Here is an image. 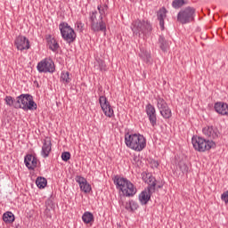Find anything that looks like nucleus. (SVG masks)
<instances>
[{
	"label": "nucleus",
	"instance_id": "f257e3e1",
	"mask_svg": "<svg viewBox=\"0 0 228 228\" xmlns=\"http://www.w3.org/2000/svg\"><path fill=\"white\" fill-rule=\"evenodd\" d=\"M125 143L128 149L142 152L147 147V139L141 134H125Z\"/></svg>",
	"mask_w": 228,
	"mask_h": 228
},
{
	"label": "nucleus",
	"instance_id": "f03ea898",
	"mask_svg": "<svg viewBox=\"0 0 228 228\" xmlns=\"http://www.w3.org/2000/svg\"><path fill=\"white\" fill-rule=\"evenodd\" d=\"M113 183L119 191L122 192L124 197H134V194L138 192V189L131 181L127 178H124L120 175H115Z\"/></svg>",
	"mask_w": 228,
	"mask_h": 228
},
{
	"label": "nucleus",
	"instance_id": "7ed1b4c3",
	"mask_svg": "<svg viewBox=\"0 0 228 228\" xmlns=\"http://www.w3.org/2000/svg\"><path fill=\"white\" fill-rule=\"evenodd\" d=\"M131 29L136 37H142V35L143 38H145L151 36L152 26L148 21L136 20L133 21Z\"/></svg>",
	"mask_w": 228,
	"mask_h": 228
},
{
	"label": "nucleus",
	"instance_id": "20e7f679",
	"mask_svg": "<svg viewBox=\"0 0 228 228\" xmlns=\"http://www.w3.org/2000/svg\"><path fill=\"white\" fill-rule=\"evenodd\" d=\"M37 106L33 96L30 94H20L16 97L15 110H24V111L37 110Z\"/></svg>",
	"mask_w": 228,
	"mask_h": 228
},
{
	"label": "nucleus",
	"instance_id": "39448f33",
	"mask_svg": "<svg viewBox=\"0 0 228 228\" xmlns=\"http://www.w3.org/2000/svg\"><path fill=\"white\" fill-rule=\"evenodd\" d=\"M193 148L198 152H206V151H209L216 147V143L213 141L206 140L202 137L193 136L191 139Z\"/></svg>",
	"mask_w": 228,
	"mask_h": 228
},
{
	"label": "nucleus",
	"instance_id": "423d86ee",
	"mask_svg": "<svg viewBox=\"0 0 228 228\" xmlns=\"http://www.w3.org/2000/svg\"><path fill=\"white\" fill-rule=\"evenodd\" d=\"M196 9L191 6L182 9L177 14V22L180 24H190L195 20Z\"/></svg>",
	"mask_w": 228,
	"mask_h": 228
},
{
	"label": "nucleus",
	"instance_id": "0eeeda50",
	"mask_svg": "<svg viewBox=\"0 0 228 228\" xmlns=\"http://www.w3.org/2000/svg\"><path fill=\"white\" fill-rule=\"evenodd\" d=\"M59 29L61 31L63 40H65V42H67L68 44H72V42L76 40V32L70 26H69V23L61 22L59 25Z\"/></svg>",
	"mask_w": 228,
	"mask_h": 228
},
{
	"label": "nucleus",
	"instance_id": "6e6552de",
	"mask_svg": "<svg viewBox=\"0 0 228 228\" xmlns=\"http://www.w3.org/2000/svg\"><path fill=\"white\" fill-rule=\"evenodd\" d=\"M91 29L95 32L106 31V23L102 20V16H98L97 11L93 12L90 14Z\"/></svg>",
	"mask_w": 228,
	"mask_h": 228
},
{
	"label": "nucleus",
	"instance_id": "1a4fd4ad",
	"mask_svg": "<svg viewBox=\"0 0 228 228\" xmlns=\"http://www.w3.org/2000/svg\"><path fill=\"white\" fill-rule=\"evenodd\" d=\"M37 69L41 74H47V72L53 74L54 72V61L51 59H44L37 63Z\"/></svg>",
	"mask_w": 228,
	"mask_h": 228
},
{
	"label": "nucleus",
	"instance_id": "9d476101",
	"mask_svg": "<svg viewBox=\"0 0 228 228\" xmlns=\"http://www.w3.org/2000/svg\"><path fill=\"white\" fill-rule=\"evenodd\" d=\"M99 103H100V106H101L105 117H109V118H111V117H113V115H115V113L113 111V108L110 104V102L108 101V98H106V96H102V95L100 96Z\"/></svg>",
	"mask_w": 228,
	"mask_h": 228
},
{
	"label": "nucleus",
	"instance_id": "9b49d317",
	"mask_svg": "<svg viewBox=\"0 0 228 228\" xmlns=\"http://www.w3.org/2000/svg\"><path fill=\"white\" fill-rule=\"evenodd\" d=\"M145 113L150 120V124L152 126V127H156V126H158L156 108L152 104L148 103L145 107Z\"/></svg>",
	"mask_w": 228,
	"mask_h": 228
},
{
	"label": "nucleus",
	"instance_id": "f8f14e48",
	"mask_svg": "<svg viewBox=\"0 0 228 228\" xmlns=\"http://www.w3.org/2000/svg\"><path fill=\"white\" fill-rule=\"evenodd\" d=\"M14 45L18 51H28L29 49V39L24 36H18L14 40Z\"/></svg>",
	"mask_w": 228,
	"mask_h": 228
},
{
	"label": "nucleus",
	"instance_id": "ddd939ff",
	"mask_svg": "<svg viewBox=\"0 0 228 228\" xmlns=\"http://www.w3.org/2000/svg\"><path fill=\"white\" fill-rule=\"evenodd\" d=\"M75 181L79 184L80 190L84 191V193H90V191H92V185L88 183V181H86L85 177L77 175Z\"/></svg>",
	"mask_w": 228,
	"mask_h": 228
},
{
	"label": "nucleus",
	"instance_id": "4468645a",
	"mask_svg": "<svg viewBox=\"0 0 228 228\" xmlns=\"http://www.w3.org/2000/svg\"><path fill=\"white\" fill-rule=\"evenodd\" d=\"M24 163L28 170H35L38 165V159L32 154H28L24 158Z\"/></svg>",
	"mask_w": 228,
	"mask_h": 228
},
{
	"label": "nucleus",
	"instance_id": "2eb2a0df",
	"mask_svg": "<svg viewBox=\"0 0 228 228\" xmlns=\"http://www.w3.org/2000/svg\"><path fill=\"white\" fill-rule=\"evenodd\" d=\"M203 134L210 140H216L218 138V128L213 126H206L202 129Z\"/></svg>",
	"mask_w": 228,
	"mask_h": 228
},
{
	"label": "nucleus",
	"instance_id": "dca6fc26",
	"mask_svg": "<svg viewBox=\"0 0 228 228\" xmlns=\"http://www.w3.org/2000/svg\"><path fill=\"white\" fill-rule=\"evenodd\" d=\"M142 179L143 181H145V183H147L148 188L147 190H149V191H156V178L151 175V174H146L142 175Z\"/></svg>",
	"mask_w": 228,
	"mask_h": 228
},
{
	"label": "nucleus",
	"instance_id": "f3484780",
	"mask_svg": "<svg viewBox=\"0 0 228 228\" xmlns=\"http://www.w3.org/2000/svg\"><path fill=\"white\" fill-rule=\"evenodd\" d=\"M53 143L51 142V139L46 138L43 142V146H42V151H41V156L43 158H49V154H51Z\"/></svg>",
	"mask_w": 228,
	"mask_h": 228
},
{
	"label": "nucleus",
	"instance_id": "a211bd4d",
	"mask_svg": "<svg viewBox=\"0 0 228 228\" xmlns=\"http://www.w3.org/2000/svg\"><path fill=\"white\" fill-rule=\"evenodd\" d=\"M214 110L219 115L228 116V104L223 102H217L214 105Z\"/></svg>",
	"mask_w": 228,
	"mask_h": 228
},
{
	"label": "nucleus",
	"instance_id": "6ab92c4d",
	"mask_svg": "<svg viewBox=\"0 0 228 228\" xmlns=\"http://www.w3.org/2000/svg\"><path fill=\"white\" fill-rule=\"evenodd\" d=\"M154 191L145 189L139 194V202H141L142 206H146V204H149V200H151V197Z\"/></svg>",
	"mask_w": 228,
	"mask_h": 228
},
{
	"label": "nucleus",
	"instance_id": "aec40b11",
	"mask_svg": "<svg viewBox=\"0 0 228 228\" xmlns=\"http://www.w3.org/2000/svg\"><path fill=\"white\" fill-rule=\"evenodd\" d=\"M158 20L159 21L160 28L163 30L165 29V19H167V9L165 7H162L158 12H157Z\"/></svg>",
	"mask_w": 228,
	"mask_h": 228
},
{
	"label": "nucleus",
	"instance_id": "412c9836",
	"mask_svg": "<svg viewBox=\"0 0 228 228\" xmlns=\"http://www.w3.org/2000/svg\"><path fill=\"white\" fill-rule=\"evenodd\" d=\"M139 56L145 63H151V52L145 50L144 48H141Z\"/></svg>",
	"mask_w": 228,
	"mask_h": 228
},
{
	"label": "nucleus",
	"instance_id": "4be33fe9",
	"mask_svg": "<svg viewBox=\"0 0 228 228\" xmlns=\"http://www.w3.org/2000/svg\"><path fill=\"white\" fill-rule=\"evenodd\" d=\"M3 220L5 224H13L15 222V216L13 213L7 211L3 215Z\"/></svg>",
	"mask_w": 228,
	"mask_h": 228
},
{
	"label": "nucleus",
	"instance_id": "5701e85b",
	"mask_svg": "<svg viewBox=\"0 0 228 228\" xmlns=\"http://www.w3.org/2000/svg\"><path fill=\"white\" fill-rule=\"evenodd\" d=\"M159 44L161 51H163V53H167V51L168 50L169 45H168V41L165 40V37L159 36Z\"/></svg>",
	"mask_w": 228,
	"mask_h": 228
},
{
	"label": "nucleus",
	"instance_id": "b1692460",
	"mask_svg": "<svg viewBox=\"0 0 228 228\" xmlns=\"http://www.w3.org/2000/svg\"><path fill=\"white\" fill-rule=\"evenodd\" d=\"M108 4H99L97 6V10L99 12L100 14H98L97 16L98 17H106V15L108 14Z\"/></svg>",
	"mask_w": 228,
	"mask_h": 228
},
{
	"label": "nucleus",
	"instance_id": "393cba45",
	"mask_svg": "<svg viewBox=\"0 0 228 228\" xmlns=\"http://www.w3.org/2000/svg\"><path fill=\"white\" fill-rule=\"evenodd\" d=\"M156 101H157V108L159 111H160L161 110H165V108H167L168 103H167L165 99L161 98L160 96H157Z\"/></svg>",
	"mask_w": 228,
	"mask_h": 228
},
{
	"label": "nucleus",
	"instance_id": "a878e982",
	"mask_svg": "<svg viewBox=\"0 0 228 228\" xmlns=\"http://www.w3.org/2000/svg\"><path fill=\"white\" fill-rule=\"evenodd\" d=\"M139 208V205L136 201L131 200L129 202H126V206H125V208L127 210V211H136V209H138Z\"/></svg>",
	"mask_w": 228,
	"mask_h": 228
},
{
	"label": "nucleus",
	"instance_id": "bb28decb",
	"mask_svg": "<svg viewBox=\"0 0 228 228\" xmlns=\"http://www.w3.org/2000/svg\"><path fill=\"white\" fill-rule=\"evenodd\" d=\"M48 47L49 49H51V51H53V53H56V51L60 49V45L58 44L56 39L52 38L48 40Z\"/></svg>",
	"mask_w": 228,
	"mask_h": 228
},
{
	"label": "nucleus",
	"instance_id": "cd10ccee",
	"mask_svg": "<svg viewBox=\"0 0 228 228\" xmlns=\"http://www.w3.org/2000/svg\"><path fill=\"white\" fill-rule=\"evenodd\" d=\"M36 184L37 188L40 190L44 189L45 186H47V179L42 176H38L36 180Z\"/></svg>",
	"mask_w": 228,
	"mask_h": 228
},
{
	"label": "nucleus",
	"instance_id": "c85d7f7f",
	"mask_svg": "<svg viewBox=\"0 0 228 228\" xmlns=\"http://www.w3.org/2000/svg\"><path fill=\"white\" fill-rule=\"evenodd\" d=\"M82 220L84 224H90L91 222H94V214L89 211L85 212L82 216Z\"/></svg>",
	"mask_w": 228,
	"mask_h": 228
},
{
	"label": "nucleus",
	"instance_id": "c756f323",
	"mask_svg": "<svg viewBox=\"0 0 228 228\" xmlns=\"http://www.w3.org/2000/svg\"><path fill=\"white\" fill-rule=\"evenodd\" d=\"M160 115L163 117V118H170L172 117V110H170V107H166L165 109H162L159 110Z\"/></svg>",
	"mask_w": 228,
	"mask_h": 228
},
{
	"label": "nucleus",
	"instance_id": "7c9ffc66",
	"mask_svg": "<svg viewBox=\"0 0 228 228\" xmlns=\"http://www.w3.org/2000/svg\"><path fill=\"white\" fill-rule=\"evenodd\" d=\"M4 102H5V104L10 108L15 109V102H17L15 98H13L12 96L7 95L4 98Z\"/></svg>",
	"mask_w": 228,
	"mask_h": 228
},
{
	"label": "nucleus",
	"instance_id": "2f4dec72",
	"mask_svg": "<svg viewBox=\"0 0 228 228\" xmlns=\"http://www.w3.org/2000/svg\"><path fill=\"white\" fill-rule=\"evenodd\" d=\"M184 4H186V2H184V0H174L172 2V6L175 10H179V8H183V6H184Z\"/></svg>",
	"mask_w": 228,
	"mask_h": 228
},
{
	"label": "nucleus",
	"instance_id": "473e14b6",
	"mask_svg": "<svg viewBox=\"0 0 228 228\" xmlns=\"http://www.w3.org/2000/svg\"><path fill=\"white\" fill-rule=\"evenodd\" d=\"M61 81L66 83V85H68V83H70V75L69 74V71L61 73Z\"/></svg>",
	"mask_w": 228,
	"mask_h": 228
},
{
	"label": "nucleus",
	"instance_id": "72a5a7b5",
	"mask_svg": "<svg viewBox=\"0 0 228 228\" xmlns=\"http://www.w3.org/2000/svg\"><path fill=\"white\" fill-rule=\"evenodd\" d=\"M178 167L181 172H183V174H187L188 170H190V167H188V165H186V163L183 161L179 162Z\"/></svg>",
	"mask_w": 228,
	"mask_h": 228
},
{
	"label": "nucleus",
	"instance_id": "f704fd0d",
	"mask_svg": "<svg viewBox=\"0 0 228 228\" xmlns=\"http://www.w3.org/2000/svg\"><path fill=\"white\" fill-rule=\"evenodd\" d=\"M61 159H62V161H69V159H70V152H69V151L62 152Z\"/></svg>",
	"mask_w": 228,
	"mask_h": 228
},
{
	"label": "nucleus",
	"instance_id": "c9c22d12",
	"mask_svg": "<svg viewBox=\"0 0 228 228\" xmlns=\"http://www.w3.org/2000/svg\"><path fill=\"white\" fill-rule=\"evenodd\" d=\"M45 206L47 208V209H54V202H53V200L48 199L45 201Z\"/></svg>",
	"mask_w": 228,
	"mask_h": 228
},
{
	"label": "nucleus",
	"instance_id": "e433bc0d",
	"mask_svg": "<svg viewBox=\"0 0 228 228\" xmlns=\"http://www.w3.org/2000/svg\"><path fill=\"white\" fill-rule=\"evenodd\" d=\"M221 199H222V200H224V202H225L227 204V202H228V191H224L221 195Z\"/></svg>",
	"mask_w": 228,
	"mask_h": 228
},
{
	"label": "nucleus",
	"instance_id": "4c0bfd02",
	"mask_svg": "<svg viewBox=\"0 0 228 228\" xmlns=\"http://www.w3.org/2000/svg\"><path fill=\"white\" fill-rule=\"evenodd\" d=\"M99 67L102 72L106 71V63H104L103 61H99Z\"/></svg>",
	"mask_w": 228,
	"mask_h": 228
},
{
	"label": "nucleus",
	"instance_id": "58836bf2",
	"mask_svg": "<svg viewBox=\"0 0 228 228\" xmlns=\"http://www.w3.org/2000/svg\"><path fill=\"white\" fill-rule=\"evenodd\" d=\"M138 161H140V157L134 155V156L133 157L132 163H133L134 165H138Z\"/></svg>",
	"mask_w": 228,
	"mask_h": 228
},
{
	"label": "nucleus",
	"instance_id": "ea45409f",
	"mask_svg": "<svg viewBox=\"0 0 228 228\" xmlns=\"http://www.w3.org/2000/svg\"><path fill=\"white\" fill-rule=\"evenodd\" d=\"M76 26H77V29H79V31H83V23L77 22Z\"/></svg>",
	"mask_w": 228,
	"mask_h": 228
},
{
	"label": "nucleus",
	"instance_id": "a19ab883",
	"mask_svg": "<svg viewBox=\"0 0 228 228\" xmlns=\"http://www.w3.org/2000/svg\"><path fill=\"white\" fill-rule=\"evenodd\" d=\"M153 165H154V167H156V168H158V167H159V163H158V161H154Z\"/></svg>",
	"mask_w": 228,
	"mask_h": 228
},
{
	"label": "nucleus",
	"instance_id": "79ce46f5",
	"mask_svg": "<svg viewBox=\"0 0 228 228\" xmlns=\"http://www.w3.org/2000/svg\"><path fill=\"white\" fill-rule=\"evenodd\" d=\"M158 188H161V185H159Z\"/></svg>",
	"mask_w": 228,
	"mask_h": 228
}]
</instances>
